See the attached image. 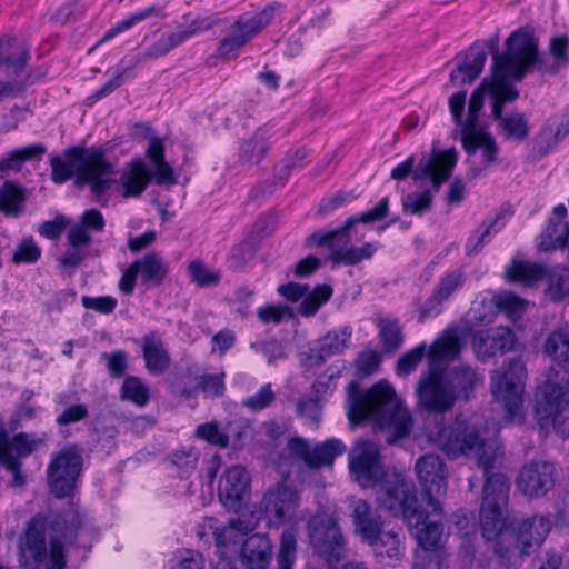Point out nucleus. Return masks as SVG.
<instances>
[{"instance_id":"11","label":"nucleus","mask_w":569,"mask_h":569,"mask_svg":"<svg viewBox=\"0 0 569 569\" xmlns=\"http://www.w3.org/2000/svg\"><path fill=\"white\" fill-rule=\"evenodd\" d=\"M550 528V520L543 516H532L516 522V543L505 546L498 541L496 545L495 552L500 558V563L507 568L517 567L522 556L529 553V548L543 542Z\"/></svg>"},{"instance_id":"37","label":"nucleus","mask_w":569,"mask_h":569,"mask_svg":"<svg viewBox=\"0 0 569 569\" xmlns=\"http://www.w3.org/2000/svg\"><path fill=\"white\" fill-rule=\"evenodd\" d=\"M224 377L226 373L223 371L214 375L203 373L196 377L194 388H186L179 387L178 385H173L172 392L189 398L191 395H193L194 391L199 390L207 397H220L223 395L226 389Z\"/></svg>"},{"instance_id":"4","label":"nucleus","mask_w":569,"mask_h":569,"mask_svg":"<svg viewBox=\"0 0 569 569\" xmlns=\"http://www.w3.org/2000/svg\"><path fill=\"white\" fill-rule=\"evenodd\" d=\"M348 419L352 425L368 419L379 425L390 423L395 428L389 443L409 436L412 428L410 415L402 410L395 388L387 380H379L368 390L362 391L357 381L347 386Z\"/></svg>"},{"instance_id":"43","label":"nucleus","mask_w":569,"mask_h":569,"mask_svg":"<svg viewBox=\"0 0 569 569\" xmlns=\"http://www.w3.org/2000/svg\"><path fill=\"white\" fill-rule=\"evenodd\" d=\"M346 451V446L339 439L331 438L315 446L311 450L310 460L308 461L309 468H320L323 466H331L336 457Z\"/></svg>"},{"instance_id":"45","label":"nucleus","mask_w":569,"mask_h":569,"mask_svg":"<svg viewBox=\"0 0 569 569\" xmlns=\"http://www.w3.org/2000/svg\"><path fill=\"white\" fill-rule=\"evenodd\" d=\"M569 240V226L566 221L550 219L538 247L542 251L560 249L567 246Z\"/></svg>"},{"instance_id":"24","label":"nucleus","mask_w":569,"mask_h":569,"mask_svg":"<svg viewBox=\"0 0 569 569\" xmlns=\"http://www.w3.org/2000/svg\"><path fill=\"white\" fill-rule=\"evenodd\" d=\"M351 520L355 533L370 546H377L383 521L381 516L366 500L359 499L352 503Z\"/></svg>"},{"instance_id":"30","label":"nucleus","mask_w":569,"mask_h":569,"mask_svg":"<svg viewBox=\"0 0 569 569\" xmlns=\"http://www.w3.org/2000/svg\"><path fill=\"white\" fill-rule=\"evenodd\" d=\"M153 174L141 159H133L122 170L120 190L123 198L139 197L148 187Z\"/></svg>"},{"instance_id":"64","label":"nucleus","mask_w":569,"mask_h":569,"mask_svg":"<svg viewBox=\"0 0 569 569\" xmlns=\"http://www.w3.org/2000/svg\"><path fill=\"white\" fill-rule=\"evenodd\" d=\"M322 401L312 395L301 397L297 403V413L310 425H318L321 419Z\"/></svg>"},{"instance_id":"53","label":"nucleus","mask_w":569,"mask_h":569,"mask_svg":"<svg viewBox=\"0 0 569 569\" xmlns=\"http://www.w3.org/2000/svg\"><path fill=\"white\" fill-rule=\"evenodd\" d=\"M466 282V273L461 269H455L443 273L433 291L445 301L458 292Z\"/></svg>"},{"instance_id":"35","label":"nucleus","mask_w":569,"mask_h":569,"mask_svg":"<svg viewBox=\"0 0 569 569\" xmlns=\"http://www.w3.org/2000/svg\"><path fill=\"white\" fill-rule=\"evenodd\" d=\"M506 213L497 212L487 217L479 228L475 230L466 242V253L473 256L480 252L485 243L489 242L491 237L498 233L506 224Z\"/></svg>"},{"instance_id":"10","label":"nucleus","mask_w":569,"mask_h":569,"mask_svg":"<svg viewBox=\"0 0 569 569\" xmlns=\"http://www.w3.org/2000/svg\"><path fill=\"white\" fill-rule=\"evenodd\" d=\"M485 478L480 525L483 538L493 540L505 528L503 510L508 503L509 482L502 473H492Z\"/></svg>"},{"instance_id":"44","label":"nucleus","mask_w":569,"mask_h":569,"mask_svg":"<svg viewBox=\"0 0 569 569\" xmlns=\"http://www.w3.org/2000/svg\"><path fill=\"white\" fill-rule=\"evenodd\" d=\"M490 89V78H485L481 83L472 91L468 102V112L467 118L463 123V130H461V134L468 133L471 131L479 130L478 120L479 113L483 107L485 96L489 94Z\"/></svg>"},{"instance_id":"57","label":"nucleus","mask_w":569,"mask_h":569,"mask_svg":"<svg viewBox=\"0 0 569 569\" xmlns=\"http://www.w3.org/2000/svg\"><path fill=\"white\" fill-rule=\"evenodd\" d=\"M402 210L405 213L412 216H422L431 210L432 194L430 190L421 192L408 193L401 199Z\"/></svg>"},{"instance_id":"59","label":"nucleus","mask_w":569,"mask_h":569,"mask_svg":"<svg viewBox=\"0 0 569 569\" xmlns=\"http://www.w3.org/2000/svg\"><path fill=\"white\" fill-rule=\"evenodd\" d=\"M46 152V146L41 142H37L12 150L4 160L7 164H9V170H19L24 161L39 158Z\"/></svg>"},{"instance_id":"39","label":"nucleus","mask_w":569,"mask_h":569,"mask_svg":"<svg viewBox=\"0 0 569 569\" xmlns=\"http://www.w3.org/2000/svg\"><path fill=\"white\" fill-rule=\"evenodd\" d=\"M547 274V267L539 263H530L521 260L513 259L509 266L506 267L505 277L509 282H518L526 286H531L537 281L543 279Z\"/></svg>"},{"instance_id":"22","label":"nucleus","mask_w":569,"mask_h":569,"mask_svg":"<svg viewBox=\"0 0 569 569\" xmlns=\"http://www.w3.org/2000/svg\"><path fill=\"white\" fill-rule=\"evenodd\" d=\"M30 58L23 41L10 34L0 37V79L22 82L20 76Z\"/></svg>"},{"instance_id":"40","label":"nucleus","mask_w":569,"mask_h":569,"mask_svg":"<svg viewBox=\"0 0 569 569\" xmlns=\"http://www.w3.org/2000/svg\"><path fill=\"white\" fill-rule=\"evenodd\" d=\"M461 349L460 337L455 329L445 330L429 347L428 357L432 360L456 358Z\"/></svg>"},{"instance_id":"33","label":"nucleus","mask_w":569,"mask_h":569,"mask_svg":"<svg viewBox=\"0 0 569 569\" xmlns=\"http://www.w3.org/2000/svg\"><path fill=\"white\" fill-rule=\"evenodd\" d=\"M348 242V233L342 237L338 238L333 241V246L330 248L331 253L329 256V260L332 262L333 266L337 264H345V266H355L363 260H369L373 257L378 249L377 243L367 242L362 244L361 247H350V248H337L338 246L342 243Z\"/></svg>"},{"instance_id":"56","label":"nucleus","mask_w":569,"mask_h":569,"mask_svg":"<svg viewBox=\"0 0 569 569\" xmlns=\"http://www.w3.org/2000/svg\"><path fill=\"white\" fill-rule=\"evenodd\" d=\"M121 398L144 407L150 399L149 388L138 377H127L121 387Z\"/></svg>"},{"instance_id":"54","label":"nucleus","mask_w":569,"mask_h":569,"mask_svg":"<svg viewBox=\"0 0 569 569\" xmlns=\"http://www.w3.org/2000/svg\"><path fill=\"white\" fill-rule=\"evenodd\" d=\"M199 453L193 448H182L168 456V462L174 467L181 478H188L196 469Z\"/></svg>"},{"instance_id":"38","label":"nucleus","mask_w":569,"mask_h":569,"mask_svg":"<svg viewBox=\"0 0 569 569\" xmlns=\"http://www.w3.org/2000/svg\"><path fill=\"white\" fill-rule=\"evenodd\" d=\"M260 518L254 513L250 516L242 515L236 519L229 520L219 531L216 532V541L218 546H228L234 543L240 536L248 535L253 531Z\"/></svg>"},{"instance_id":"15","label":"nucleus","mask_w":569,"mask_h":569,"mask_svg":"<svg viewBox=\"0 0 569 569\" xmlns=\"http://www.w3.org/2000/svg\"><path fill=\"white\" fill-rule=\"evenodd\" d=\"M348 460L352 479L362 488L376 487L386 476L379 448L372 441L356 442L349 451Z\"/></svg>"},{"instance_id":"18","label":"nucleus","mask_w":569,"mask_h":569,"mask_svg":"<svg viewBox=\"0 0 569 569\" xmlns=\"http://www.w3.org/2000/svg\"><path fill=\"white\" fill-rule=\"evenodd\" d=\"M273 17V7L268 6L256 14H243L238 18L233 24V31L226 37L220 46L219 53L221 57L229 59L232 53L242 48L252 36L258 33L267 26Z\"/></svg>"},{"instance_id":"14","label":"nucleus","mask_w":569,"mask_h":569,"mask_svg":"<svg viewBox=\"0 0 569 569\" xmlns=\"http://www.w3.org/2000/svg\"><path fill=\"white\" fill-rule=\"evenodd\" d=\"M416 475L422 486V501H426L430 512L442 513L438 497L446 493L447 489V468L443 460L435 453L421 456L415 465Z\"/></svg>"},{"instance_id":"25","label":"nucleus","mask_w":569,"mask_h":569,"mask_svg":"<svg viewBox=\"0 0 569 569\" xmlns=\"http://www.w3.org/2000/svg\"><path fill=\"white\" fill-rule=\"evenodd\" d=\"M555 468L546 461L526 465L519 472L517 485L529 497H541L555 485Z\"/></svg>"},{"instance_id":"17","label":"nucleus","mask_w":569,"mask_h":569,"mask_svg":"<svg viewBox=\"0 0 569 569\" xmlns=\"http://www.w3.org/2000/svg\"><path fill=\"white\" fill-rule=\"evenodd\" d=\"M415 392L418 409L429 415H443L456 405L442 376L435 371L420 377Z\"/></svg>"},{"instance_id":"20","label":"nucleus","mask_w":569,"mask_h":569,"mask_svg":"<svg viewBox=\"0 0 569 569\" xmlns=\"http://www.w3.org/2000/svg\"><path fill=\"white\" fill-rule=\"evenodd\" d=\"M298 508V493L284 485L264 493L260 509L270 523L279 526L291 521Z\"/></svg>"},{"instance_id":"34","label":"nucleus","mask_w":569,"mask_h":569,"mask_svg":"<svg viewBox=\"0 0 569 569\" xmlns=\"http://www.w3.org/2000/svg\"><path fill=\"white\" fill-rule=\"evenodd\" d=\"M461 143L468 154H473L477 150H481L486 167L497 161L499 147L489 132L479 129L463 133L461 134Z\"/></svg>"},{"instance_id":"51","label":"nucleus","mask_w":569,"mask_h":569,"mask_svg":"<svg viewBox=\"0 0 569 569\" xmlns=\"http://www.w3.org/2000/svg\"><path fill=\"white\" fill-rule=\"evenodd\" d=\"M139 63L138 58H133L130 63L121 69H118L114 72V76L112 79H110L108 82H106L99 90L93 92L91 96H89L86 99L87 106L94 104L98 100L109 96L111 92H113L117 88H119L123 80L131 77L133 69Z\"/></svg>"},{"instance_id":"32","label":"nucleus","mask_w":569,"mask_h":569,"mask_svg":"<svg viewBox=\"0 0 569 569\" xmlns=\"http://www.w3.org/2000/svg\"><path fill=\"white\" fill-rule=\"evenodd\" d=\"M142 357L146 369L152 375L163 373L171 362L164 343L156 331H151L142 338Z\"/></svg>"},{"instance_id":"12","label":"nucleus","mask_w":569,"mask_h":569,"mask_svg":"<svg viewBox=\"0 0 569 569\" xmlns=\"http://www.w3.org/2000/svg\"><path fill=\"white\" fill-rule=\"evenodd\" d=\"M83 465L81 449L69 445L53 453L47 468L48 483L57 498L71 496L81 475Z\"/></svg>"},{"instance_id":"8","label":"nucleus","mask_w":569,"mask_h":569,"mask_svg":"<svg viewBox=\"0 0 569 569\" xmlns=\"http://www.w3.org/2000/svg\"><path fill=\"white\" fill-rule=\"evenodd\" d=\"M526 376L525 363L517 358L509 360L491 376V392L503 407L505 419L509 423H521L523 420L521 405Z\"/></svg>"},{"instance_id":"60","label":"nucleus","mask_w":569,"mask_h":569,"mask_svg":"<svg viewBox=\"0 0 569 569\" xmlns=\"http://www.w3.org/2000/svg\"><path fill=\"white\" fill-rule=\"evenodd\" d=\"M297 540L292 530H284L280 539V548L277 556L278 569H291L296 560Z\"/></svg>"},{"instance_id":"6","label":"nucleus","mask_w":569,"mask_h":569,"mask_svg":"<svg viewBox=\"0 0 569 569\" xmlns=\"http://www.w3.org/2000/svg\"><path fill=\"white\" fill-rule=\"evenodd\" d=\"M429 440L449 458H477L485 477L492 475L493 458L485 453L486 439L479 428L468 420L457 417L440 425L429 433Z\"/></svg>"},{"instance_id":"49","label":"nucleus","mask_w":569,"mask_h":569,"mask_svg":"<svg viewBox=\"0 0 569 569\" xmlns=\"http://www.w3.org/2000/svg\"><path fill=\"white\" fill-rule=\"evenodd\" d=\"M332 292L329 284H318L311 291L308 290L299 305V313L303 317L313 316L331 298Z\"/></svg>"},{"instance_id":"36","label":"nucleus","mask_w":569,"mask_h":569,"mask_svg":"<svg viewBox=\"0 0 569 569\" xmlns=\"http://www.w3.org/2000/svg\"><path fill=\"white\" fill-rule=\"evenodd\" d=\"M150 162L154 166L153 180L157 184H174L173 169L164 160V146L161 139L152 137L146 151Z\"/></svg>"},{"instance_id":"41","label":"nucleus","mask_w":569,"mask_h":569,"mask_svg":"<svg viewBox=\"0 0 569 569\" xmlns=\"http://www.w3.org/2000/svg\"><path fill=\"white\" fill-rule=\"evenodd\" d=\"M133 262L138 264V272L144 286H159L167 276L166 264L154 252H149Z\"/></svg>"},{"instance_id":"23","label":"nucleus","mask_w":569,"mask_h":569,"mask_svg":"<svg viewBox=\"0 0 569 569\" xmlns=\"http://www.w3.org/2000/svg\"><path fill=\"white\" fill-rule=\"evenodd\" d=\"M250 479L241 466L228 468L219 480L218 497L221 503L232 511H239L249 493Z\"/></svg>"},{"instance_id":"3","label":"nucleus","mask_w":569,"mask_h":569,"mask_svg":"<svg viewBox=\"0 0 569 569\" xmlns=\"http://www.w3.org/2000/svg\"><path fill=\"white\" fill-rule=\"evenodd\" d=\"M543 352L556 363L537 393L535 413L541 428L552 426L563 438L569 437V328L550 332Z\"/></svg>"},{"instance_id":"55","label":"nucleus","mask_w":569,"mask_h":569,"mask_svg":"<svg viewBox=\"0 0 569 569\" xmlns=\"http://www.w3.org/2000/svg\"><path fill=\"white\" fill-rule=\"evenodd\" d=\"M24 197L22 191L12 182H4L0 187V211L6 216H17Z\"/></svg>"},{"instance_id":"50","label":"nucleus","mask_w":569,"mask_h":569,"mask_svg":"<svg viewBox=\"0 0 569 569\" xmlns=\"http://www.w3.org/2000/svg\"><path fill=\"white\" fill-rule=\"evenodd\" d=\"M139 63L138 58H133L130 63L121 69H118L114 72V76L112 79H110L108 82H106L99 90L93 92L91 96H89L86 99L87 106L94 104L98 100L109 96L111 92H113L117 88H119L123 80L131 77L133 69Z\"/></svg>"},{"instance_id":"27","label":"nucleus","mask_w":569,"mask_h":569,"mask_svg":"<svg viewBox=\"0 0 569 569\" xmlns=\"http://www.w3.org/2000/svg\"><path fill=\"white\" fill-rule=\"evenodd\" d=\"M214 20L210 17H198L190 24L181 26L173 32L162 34L146 52L148 57L158 58L188 40L189 38L210 29Z\"/></svg>"},{"instance_id":"31","label":"nucleus","mask_w":569,"mask_h":569,"mask_svg":"<svg viewBox=\"0 0 569 569\" xmlns=\"http://www.w3.org/2000/svg\"><path fill=\"white\" fill-rule=\"evenodd\" d=\"M271 132L267 127L258 128L242 140L239 148V161L247 167L259 164L271 148Z\"/></svg>"},{"instance_id":"46","label":"nucleus","mask_w":569,"mask_h":569,"mask_svg":"<svg viewBox=\"0 0 569 569\" xmlns=\"http://www.w3.org/2000/svg\"><path fill=\"white\" fill-rule=\"evenodd\" d=\"M379 338L385 352H395L403 342L402 329L397 319L378 318Z\"/></svg>"},{"instance_id":"9","label":"nucleus","mask_w":569,"mask_h":569,"mask_svg":"<svg viewBox=\"0 0 569 569\" xmlns=\"http://www.w3.org/2000/svg\"><path fill=\"white\" fill-rule=\"evenodd\" d=\"M457 161L458 153L453 148L443 151L433 150L429 157L422 158L413 169L415 158L410 156L391 170L390 178L403 180L412 172L415 181L429 178L433 190L438 191L440 186L449 179Z\"/></svg>"},{"instance_id":"52","label":"nucleus","mask_w":569,"mask_h":569,"mask_svg":"<svg viewBox=\"0 0 569 569\" xmlns=\"http://www.w3.org/2000/svg\"><path fill=\"white\" fill-rule=\"evenodd\" d=\"M548 276V293L555 301L562 300L569 295V268L556 266L551 269L547 268Z\"/></svg>"},{"instance_id":"29","label":"nucleus","mask_w":569,"mask_h":569,"mask_svg":"<svg viewBox=\"0 0 569 569\" xmlns=\"http://www.w3.org/2000/svg\"><path fill=\"white\" fill-rule=\"evenodd\" d=\"M272 557V545L267 535L249 536L242 543L240 558L247 569H266Z\"/></svg>"},{"instance_id":"19","label":"nucleus","mask_w":569,"mask_h":569,"mask_svg":"<svg viewBox=\"0 0 569 569\" xmlns=\"http://www.w3.org/2000/svg\"><path fill=\"white\" fill-rule=\"evenodd\" d=\"M415 529L417 530L415 537L420 550L416 552L412 569H441L442 552L439 550L441 523L433 520L420 523Z\"/></svg>"},{"instance_id":"2","label":"nucleus","mask_w":569,"mask_h":569,"mask_svg":"<svg viewBox=\"0 0 569 569\" xmlns=\"http://www.w3.org/2000/svg\"><path fill=\"white\" fill-rule=\"evenodd\" d=\"M86 531L83 517L78 511L70 510L62 516L36 515L19 538L20 567L39 569L48 560L46 569H64L66 546H72Z\"/></svg>"},{"instance_id":"5","label":"nucleus","mask_w":569,"mask_h":569,"mask_svg":"<svg viewBox=\"0 0 569 569\" xmlns=\"http://www.w3.org/2000/svg\"><path fill=\"white\" fill-rule=\"evenodd\" d=\"M64 156L67 159L58 156L51 158V180L62 184L76 176L74 184L88 186L94 200L106 206L107 193L116 180L113 179L114 164L106 158L104 150L71 147L64 150Z\"/></svg>"},{"instance_id":"62","label":"nucleus","mask_w":569,"mask_h":569,"mask_svg":"<svg viewBox=\"0 0 569 569\" xmlns=\"http://www.w3.org/2000/svg\"><path fill=\"white\" fill-rule=\"evenodd\" d=\"M188 271L191 280L202 288L217 286L221 279L220 271L210 269L200 261L190 262Z\"/></svg>"},{"instance_id":"21","label":"nucleus","mask_w":569,"mask_h":569,"mask_svg":"<svg viewBox=\"0 0 569 569\" xmlns=\"http://www.w3.org/2000/svg\"><path fill=\"white\" fill-rule=\"evenodd\" d=\"M388 208L389 200L387 197H383L373 208L361 213L359 217H349L339 228L329 231L317 230L312 232L306 239V246L331 248L336 239L345 237L357 223H372L383 219L388 213Z\"/></svg>"},{"instance_id":"47","label":"nucleus","mask_w":569,"mask_h":569,"mask_svg":"<svg viewBox=\"0 0 569 569\" xmlns=\"http://www.w3.org/2000/svg\"><path fill=\"white\" fill-rule=\"evenodd\" d=\"M346 368L345 363H333L329 366L326 371L311 385V392L313 397L321 401L326 396L331 395L336 387L337 381L341 377L342 370Z\"/></svg>"},{"instance_id":"42","label":"nucleus","mask_w":569,"mask_h":569,"mask_svg":"<svg viewBox=\"0 0 569 569\" xmlns=\"http://www.w3.org/2000/svg\"><path fill=\"white\" fill-rule=\"evenodd\" d=\"M528 38L530 40L531 51L529 53V61L523 62L521 80L526 74L535 67L538 71L547 74H555L560 69L566 68L565 66L558 64V61L552 59L550 56L540 54L538 50V40L532 32L528 31Z\"/></svg>"},{"instance_id":"58","label":"nucleus","mask_w":569,"mask_h":569,"mask_svg":"<svg viewBox=\"0 0 569 569\" xmlns=\"http://www.w3.org/2000/svg\"><path fill=\"white\" fill-rule=\"evenodd\" d=\"M492 300L497 311L513 320L520 318L526 309V301L511 292L495 295Z\"/></svg>"},{"instance_id":"28","label":"nucleus","mask_w":569,"mask_h":569,"mask_svg":"<svg viewBox=\"0 0 569 569\" xmlns=\"http://www.w3.org/2000/svg\"><path fill=\"white\" fill-rule=\"evenodd\" d=\"M442 379L456 403L468 401L473 396L476 386L482 382L483 378L470 366L461 365L450 369Z\"/></svg>"},{"instance_id":"26","label":"nucleus","mask_w":569,"mask_h":569,"mask_svg":"<svg viewBox=\"0 0 569 569\" xmlns=\"http://www.w3.org/2000/svg\"><path fill=\"white\" fill-rule=\"evenodd\" d=\"M517 338L508 327L491 328L478 332L473 338V348L477 357L486 360L496 353H506L515 348Z\"/></svg>"},{"instance_id":"1","label":"nucleus","mask_w":569,"mask_h":569,"mask_svg":"<svg viewBox=\"0 0 569 569\" xmlns=\"http://www.w3.org/2000/svg\"><path fill=\"white\" fill-rule=\"evenodd\" d=\"M499 36L473 42L467 50L456 57V68L449 74L453 87L473 82L483 71L487 52L491 54L492 66L490 88L521 81L522 64L529 61L531 51L528 30L518 29L506 40V49L499 51Z\"/></svg>"},{"instance_id":"61","label":"nucleus","mask_w":569,"mask_h":569,"mask_svg":"<svg viewBox=\"0 0 569 569\" xmlns=\"http://www.w3.org/2000/svg\"><path fill=\"white\" fill-rule=\"evenodd\" d=\"M159 11V9L156 7V6H149L148 8L146 9H142V10H138L136 11L134 13L128 16L126 19L119 21L118 23H116L112 28H110L104 34L103 37L100 39L99 43H102L104 41H108L112 38H114L116 36H118L120 32L124 31V30H128L129 28H131L133 24H136L137 22L148 18V17H151L153 14H157Z\"/></svg>"},{"instance_id":"48","label":"nucleus","mask_w":569,"mask_h":569,"mask_svg":"<svg viewBox=\"0 0 569 569\" xmlns=\"http://www.w3.org/2000/svg\"><path fill=\"white\" fill-rule=\"evenodd\" d=\"M351 335V327L343 326L339 330H332L325 335L319 340L318 346L321 348V351L325 352V356L329 358L343 352V350L348 348Z\"/></svg>"},{"instance_id":"16","label":"nucleus","mask_w":569,"mask_h":569,"mask_svg":"<svg viewBox=\"0 0 569 569\" xmlns=\"http://www.w3.org/2000/svg\"><path fill=\"white\" fill-rule=\"evenodd\" d=\"M308 527L316 552L328 562L338 561L343 553L345 539L337 521L330 516H318L309 521Z\"/></svg>"},{"instance_id":"7","label":"nucleus","mask_w":569,"mask_h":569,"mask_svg":"<svg viewBox=\"0 0 569 569\" xmlns=\"http://www.w3.org/2000/svg\"><path fill=\"white\" fill-rule=\"evenodd\" d=\"M376 499L381 508L396 517L400 516L410 528H417L433 515L425 506L426 501H419L413 483L400 476L387 479Z\"/></svg>"},{"instance_id":"13","label":"nucleus","mask_w":569,"mask_h":569,"mask_svg":"<svg viewBox=\"0 0 569 569\" xmlns=\"http://www.w3.org/2000/svg\"><path fill=\"white\" fill-rule=\"evenodd\" d=\"M491 99V117L499 122L502 136L507 140L522 142L529 136L528 121L521 112H510L502 114L503 106L512 102L519 97V91L512 83L498 84L489 89Z\"/></svg>"},{"instance_id":"63","label":"nucleus","mask_w":569,"mask_h":569,"mask_svg":"<svg viewBox=\"0 0 569 569\" xmlns=\"http://www.w3.org/2000/svg\"><path fill=\"white\" fill-rule=\"evenodd\" d=\"M497 310L492 298L475 302L468 311L469 322L473 326L488 325L496 318Z\"/></svg>"}]
</instances>
